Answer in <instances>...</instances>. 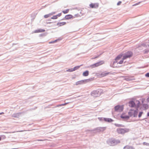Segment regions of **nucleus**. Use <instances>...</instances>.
I'll return each mask as SVG.
<instances>
[{"label":"nucleus","mask_w":149,"mask_h":149,"mask_svg":"<svg viewBox=\"0 0 149 149\" xmlns=\"http://www.w3.org/2000/svg\"><path fill=\"white\" fill-rule=\"evenodd\" d=\"M137 110L131 109L128 112V116L129 117L132 116L136 117L137 116Z\"/></svg>","instance_id":"f257e3e1"},{"label":"nucleus","mask_w":149,"mask_h":149,"mask_svg":"<svg viewBox=\"0 0 149 149\" xmlns=\"http://www.w3.org/2000/svg\"><path fill=\"white\" fill-rule=\"evenodd\" d=\"M133 53L131 51L126 52L123 56V60L126 59L127 58L131 57L133 55Z\"/></svg>","instance_id":"f03ea898"},{"label":"nucleus","mask_w":149,"mask_h":149,"mask_svg":"<svg viewBox=\"0 0 149 149\" xmlns=\"http://www.w3.org/2000/svg\"><path fill=\"white\" fill-rule=\"evenodd\" d=\"M123 109V106L117 105L115 107V109L116 111H118L119 112L122 111Z\"/></svg>","instance_id":"7ed1b4c3"},{"label":"nucleus","mask_w":149,"mask_h":149,"mask_svg":"<svg viewBox=\"0 0 149 149\" xmlns=\"http://www.w3.org/2000/svg\"><path fill=\"white\" fill-rule=\"evenodd\" d=\"M117 131L118 133L121 134H124L127 132L125 129L121 128L118 129Z\"/></svg>","instance_id":"20e7f679"},{"label":"nucleus","mask_w":149,"mask_h":149,"mask_svg":"<svg viewBox=\"0 0 149 149\" xmlns=\"http://www.w3.org/2000/svg\"><path fill=\"white\" fill-rule=\"evenodd\" d=\"M102 63H101V62H100L94 64L92 65H91V68H94L96 67H98V66L102 65Z\"/></svg>","instance_id":"39448f33"},{"label":"nucleus","mask_w":149,"mask_h":149,"mask_svg":"<svg viewBox=\"0 0 149 149\" xmlns=\"http://www.w3.org/2000/svg\"><path fill=\"white\" fill-rule=\"evenodd\" d=\"M90 6L92 8H96L98 7V4L97 3H91L90 5Z\"/></svg>","instance_id":"423d86ee"},{"label":"nucleus","mask_w":149,"mask_h":149,"mask_svg":"<svg viewBox=\"0 0 149 149\" xmlns=\"http://www.w3.org/2000/svg\"><path fill=\"white\" fill-rule=\"evenodd\" d=\"M73 18V16L71 15H65L64 17L65 19H69Z\"/></svg>","instance_id":"0eeeda50"},{"label":"nucleus","mask_w":149,"mask_h":149,"mask_svg":"<svg viewBox=\"0 0 149 149\" xmlns=\"http://www.w3.org/2000/svg\"><path fill=\"white\" fill-rule=\"evenodd\" d=\"M66 23L65 22H58L57 24V25L58 26H61L65 25Z\"/></svg>","instance_id":"6e6552de"},{"label":"nucleus","mask_w":149,"mask_h":149,"mask_svg":"<svg viewBox=\"0 0 149 149\" xmlns=\"http://www.w3.org/2000/svg\"><path fill=\"white\" fill-rule=\"evenodd\" d=\"M129 105L131 107H133L135 105V104L134 102L131 101L129 102Z\"/></svg>","instance_id":"1a4fd4ad"},{"label":"nucleus","mask_w":149,"mask_h":149,"mask_svg":"<svg viewBox=\"0 0 149 149\" xmlns=\"http://www.w3.org/2000/svg\"><path fill=\"white\" fill-rule=\"evenodd\" d=\"M45 31V30L44 29H38L34 31V32L35 33H38L40 32H43Z\"/></svg>","instance_id":"9d476101"},{"label":"nucleus","mask_w":149,"mask_h":149,"mask_svg":"<svg viewBox=\"0 0 149 149\" xmlns=\"http://www.w3.org/2000/svg\"><path fill=\"white\" fill-rule=\"evenodd\" d=\"M104 120L105 121L108 122H110L113 121L112 119L109 118H104Z\"/></svg>","instance_id":"9b49d317"},{"label":"nucleus","mask_w":149,"mask_h":149,"mask_svg":"<svg viewBox=\"0 0 149 149\" xmlns=\"http://www.w3.org/2000/svg\"><path fill=\"white\" fill-rule=\"evenodd\" d=\"M92 80V78H91V79H89L82 80V81L83 82L84 84L86 83L90 82V81H91Z\"/></svg>","instance_id":"f8f14e48"},{"label":"nucleus","mask_w":149,"mask_h":149,"mask_svg":"<svg viewBox=\"0 0 149 149\" xmlns=\"http://www.w3.org/2000/svg\"><path fill=\"white\" fill-rule=\"evenodd\" d=\"M55 13H49V14H47V15H45L44 16V17L45 18H48L50 16L52 15L53 14H54Z\"/></svg>","instance_id":"ddd939ff"},{"label":"nucleus","mask_w":149,"mask_h":149,"mask_svg":"<svg viewBox=\"0 0 149 149\" xmlns=\"http://www.w3.org/2000/svg\"><path fill=\"white\" fill-rule=\"evenodd\" d=\"M89 74L88 71L87 70L83 72V75L84 76H87Z\"/></svg>","instance_id":"4468645a"},{"label":"nucleus","mask_w":149,"mask_h":149,"mask_svg":"<svg viewBox=\"0 0 149 149\" xmlns=\"http://www.w3.org/2000/svg\"><path fill=\"white\" fill-rule=\"evenodd\" d=\"M123 54H120L117 56L116 58V60H120L123 56Z\"/></svg>","instance_id":"2eb2a0df"},{"label":"nucleus","mask_w":149,"mask_h":149,"mask_svg":"<svg viewBox=\"0 0 149 149\" xmlns=\"http://www.w3.org/2000/svg\"><path fill=\"white\" fill-rule=\"evenodd\" d=\"M142 107L144 109H147L148 108V106L147 104H144L142 105Z\"/></svg>","instance_id":"dca6fc26"},{"label":"nucleus","mask_w":149,"mask_h":149,"mask_svg":"<svg viewBox=\"0 0 149 149\" xmlns=\"http://www.w3.org/2000/svg\"><path fill=\"white\" fill-rule=\"evenodd\" d=\"M109 74V72H103L101 74V76L102 77H104L107 75H108Z\"/></svg>","instance_id":"f3484780"},{"label":"nucleus","mask_w":149,"mask_h":149,"mask_svg":"<svg viewBox=\"0 0 149 149\" xmlns=\"http://www.w3.org/2000/svg\"><path fill=\"white\" fill-rule=\"evenodd\" d=\"M122 118H129V116H125L124 114H123L121 116Z\"/></svg>","instance_id":"a211bd4d"},{"label":"nucleus","mask_w":149,"mask_h":149,"mask_svg":"<svg viewBox=\"0 0 149 149\" xmlns=\"http://www.w3.org/2000/svg\"><path fill=\"white\" fill-rule=\"evenodd\" d=\"M82 65H81L80 66H77L75 67H74V68H72L73 71L75 70H77V69H78V68H80V67L81 66H82Z\"/></svg>","instance_id":"6ab92c4d"},{"label":"nucleus","mask_w":149,"mask_h":149,"mask_svg":"<svg viewBox=\"0 0 149 149\" xmlns=\"http://www.w3.org/2000/svg\"><path fill=\"white\" fill-rule=\"evenodd\" d=\"M69 9H67L65 10H63L62 11V12L64 13V14H66L68 13L69 11Z\"/></svg>","instance_id":"aec40b11"},{"label":"nucleus","mask_w":149,"mask_h":149,"mask_svg":"<svg viewBox=\"0 0 149 149\" xmlns=\"http://www.w3.org/2000/svg\"><path fill=\"white\" fill-rule=\"evenodd\" d=\"M19 113L14 114L12 116L14 118L18 117L19 116Z\"/></svg>","instance_id":"412c9836"},{"label":"nucleus","mask_w":149,"mask_h":149,"mask_svg":"<svg viewBox=\"0 0 149 149\" xmlns=\"http://www.w3.org/2000/svg\"><path fill=\"white\" fill-rule=\"evenodd\" d=\"M84 83L83 82L82 80L78 81L77 83L76 84L78 85V84H83Z\"/></svg>","instance_id":"4be33fe9"},{"label":"nucleus","mask_w":149,"mask_h":149,"mask_svg":"<svg viewBox=\"0 0 149 149\" xmlns=\"http://www.w3.org/2000/svg\"><path fill=\"white\" fill-rule=\"evenodd\" d=\"M58 18V17L56 15H54L51 18L52 19H56Z\"/></svg>","instance_id":"5701e85b"},{"label":"nucleus","mask_w":149,"mask_h":149,"mask_svg":"<svg viewBox=\"0 0 149 149\" xmlns=\"http://www.w3.org/2000/svg\"><path fill=\"white\" fill-rule=\"evenodd\" d=\"M143 145H146V146H149V143H146L145 142H143Z\"/></svg>","instance_id":"b1692460"},{"label":"nucleus","mask_w":149,"mask_h":149,"mask_svg":"<svg viewBox=\"0 0 149 149\" xmlns=\"http://www.w3.org/2000/svg\"><path fill=\"white\" fill-rule=\"evenodd\" d=\"M123 60H123V58L122 59V60H121L119 62V63L120 64H122L123 63Z\"/></svg>","instance_id":"393cba45"},{"label":"nucleus","mask_w":149,"mask_h":149,"mask_svg":"<svg viewBox=\"0 0 149 149\" xmlns=\"http://www.w3.org/2000/svg\"><path fill=\"white\" fill-rule=\"evenodd\" d=\"M143 113L142 112H140V113H139V117H140L141 116V115H142Z\"/></svg>","instance_id":"a878e982"},{"label":"nucleus","mask_w":149,"mask_h":149,"mask_svg":"<svg viewBox=\"0 0 149 149\" xmlns=\"http://www.w3.org/2000/svg\"><path fill=\"white\" fill-rule=\"evenodd\" d=\"M62 15L61 13H58V14L56 15H57V16L58 17H60Z\"/></svg>","instance_id":"bb28decb"},{"label":"nucleus","mask_w":149,"mask_h":149,"mask_svg":"<svg viewBox=\"0 0 149 149\" xmlns=\"http://www.w3.org/2000/svg\"><path fill=\"white\" fill-rule=\"evenodd\" d=\"M67 71L72 72L73 71L72 68L69 69L67 70Z\"/></svg>","instance_id":"cd10ccee"},{"label":"nucleus","mask_w":149,"mask_h":149,"mask_svg":"<svg viewBox=\"0 0 149 149\" xmlns=\"http://www.w3.org/2000/svg\"><path fill=\"white\" fill-rule=\"evenodd\" d=\"M145 76L146 77H149V73H148L146 74L145 75Z\"/></svg>","instance_id":"c85d7f7f"},{"label":"nucleus","mask_w":149,"mask_h":149,"mask_svg":"<svg viewBox=\"0 0 149 149\" xmlns=\"http://www.w3.org/2000/svg\"><path fill=\"white\" fill-rule=\"evenodd\" d=\"M106 129V127H102L101 128V130H105Z\"/></svg>","instance_id":"c756f323"},{"label":"nucleus","mask_w":149,"mask_h":149,"mask_svg":"<svg viewBox=\"0 0 149 149\" xmlns=\"http://www.w3.org/2000/svg\"><path fill=\"white\" fill-rule=\"evenodd\" d=\"M121 1H119L117 3V5H119L121 4Z\"/></svg>","instance_id":"7c9ffc66"},{"label":"nucleus","mask_w":149,"mask_h":149,"mask_svg":"<svg viewBox=\"0 0 149 149\" xmlns=\"http://www.w3.org/2000/svg\"><path fill=\"white\" fill-rule=\"evenodd\" d=\"M68 103H64V104H61L62 106H63L65 105H66Z\"/></svg>","instance_id":"2f4dec72"},{"label":"nucleus","mask_w":149,"mask_h":149,"mask_svg":"<svg viewBox=\"0 0 149 149\" xmlns=\"http://www.w3.org/2000/svg\"><path fill=\"white\" fill-rule=\"evenodd\" d=\"M140 2H139V3H136L134 5H133V6H136V5H138L140 3Z\"/></svg>","instance_id":"473e14b6"},{"label":"nucleus","mask_w":149,"mask_h":149,"mask_svg":"<svg viewBox=\"0 0 149 149\" xmlns=\"http://www.w3.org/2000/svg\"><path fill=\"white\" fill-rule=\"evenodd\" d=\"M56 41H53V42H49V43H54Z\"/></svg>","instance_id":"72a5a7b5"},{"label":"nucleus","mask_w":149,"mask_h":149,"mask_svg":"<svg viewBox=\"0 0 149 149\" xmlns=\"http://www.w3.org/2000/svg\"><path fill=\"white\" fill-rule=\"evenodd\" d=\"M62 106V104H59V105H58L57 106V107H59Z\"/></svg>","instance_id":"f704fd0d"},{"label":"nucleus","mask_w":149,"mask_h":149,"mask_svg":"<svg viewBox=\"0 0 149 149\" xmlns=\"http://www.w3.org/2000/svg\"><path fill=\"white\" fill-rule=\"evenodd\" d=\"M147 115L148 116H149V111L147 113Z\"/></svg>","instance_id":"c9c22d12"},{"label":"nucleus","mask_w":149,"mask_h":149,"mask_svg":"<svg viewBox=\"0 0 149 149\" xmlns=\"http://www.w3.org/2000/svg\"><path fill=\"white\" fill-rule=\"evenodd\" d=\"M4 114V113L3 112L0 113V115H1V114Z\"/></svg>","instance_id":"e433bc0d"},{"label":"nucleus","mask_w":149,"mask_h":149,"mask_svg":"<svg viewBox=\"0 0 149 149\" xmlns=\"http://www.w3.org/2000/svg\"><path fill=\"white\" fill-rule=\"evenodd\" d=\"M1 137H0V141L1 140Z\"/></svg>","instance_id":"4c0bfd02"},{"label":"nucleus","mask_w":149,"mask_h":149,"mask_svg":"<svg viewBox=\"0 0 149 149\" xmlns=\"http://www.w3.org/2000/svg\"><path fill=\"white\" fill-rule=\"evenodd\" d=\"M148 42H149V39L148 40Z\"/></svg>","instance_id":"58836bf2"}]
</instances>
